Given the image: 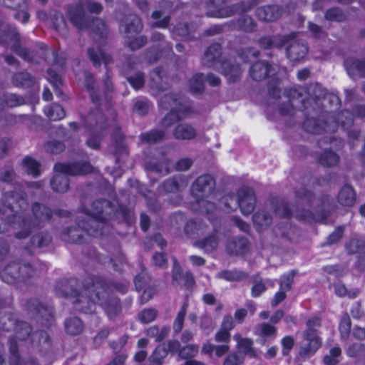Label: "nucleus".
Wrapping results in <instances>:
<instances>
[{"label":"nucleus","instance_id":"1","mask_svg":"<svg viewBox=\"0 0 365 365\" xmlns=\"http://www.w3.org/2000/svg\"><path fill=\"white\" fill-rule=\"evenodd\" d=\"M294 204L290 209L287 202L271 204L259 210L252 217L253 223L259 231L267 228L273 221V214L279 217L296 219L307 222H324L335 211L336 205L331 195L316 192L305 187L294 190Z\"/></svg>","mask_w":365,"mask_h":365},{"label":"nucleus","instance_id":"2","mask_svg":"<svg viewBox=\"0 0 365 365\" xmlns=\"http://www.w3.org/2000/svg\"><path fill=\"white\" fill-rule=\"evenodd\" d=\"M328 93L318 83L310 85L307 91L304 88L286 89L284 96L287 98L279 105V112L282 115L291 116L295 113V109L305 108L309 106L310 109L319 108L320 102Z\"/></svg>","mask_w":365,"mask_h":365},{"label":"nucleus","instance_id":"3","mask_svg":"<svg viewBox=\"0 0 365 365\" xmlns=\"http://www.w3.org/2000/svg\"><path fill=\"white\" fill-rule=\"evenodd\" d=\"M1 37L4 41H0V43H12L11 49L27 62L39 63L41 58L50 63H56L57 61L56 52L54 50L48 49L43 43L39 45L38 51L31 50L23 46L21 37L15 26L7 25L2 31Z\"/></svg>","mask_w":365,"mask_h":365},{"label":"nucleus","instance_id":"4","mask_svg":"<svg viewBox=\"0 0 365 365\" xmlns=\"http://www.w3.org/2000/svg\"><path fill=\"white\" fill-rule=\"evenodd\" d=\"M296 110L304 112L305 120L303 123V128L307 133L320 135L324 132L332 133L336 130L335 116L331 111H323L319 110L318 107L310 109L309 106L302 109H295Z\"/></svg>","mask_w":365,"mask_h":365},{"label":"nucleus","instance_id":"5","mask_svg":"<svg viewBox=\"0 0 365 365\" xmlns=\"http://www.w3.org/2000/svg\"><path fill=\"white\" fill-rule=\"evenodd\" d=\"M56 173L51 180V186L53 191L63 193L69 188L68 175H84L93 170V166L88 162L80 161L72 163H56L54 166Z\"/></svg>","mask_w":365,"mask_h":365},{"label":"nucleus","instance_id":"6","mask_svg":"<svg viewBox=\"0 0 365 365\" xmlns=\"http://www.w3.org/2000/svg\"><path fill=\"white\" fill-rule=\"evenodd\" d=\"M103 281L96 279L83 286V289L73 298L74 309L84 314L95 312L100 294L103 292Z\"/></svg>","mask_w":365,"mask_h":365},{"label":"nucleus","instance_id":"7","mask_svg":"<svg viewBox=\"0 0 365 365\" xmlns=\"http://www.w3.org/2000/svg\"><path fill=\"white\" fill-rule=\"evenodd\" d=\"M230 0H207L206 2L208 11L207 16L215 18L230 17L235 14H240L251 10L257 6L259 0H247L240 1L229 6L225 5Z\"/></svg>","mask_w":365,"mask_h":365},{"label":"nucleus","instance_id":"8","mask_svg":"<svg viewBox=\"0 0 365 365\" xmlns=\"http://www.w3.org/2000/svg\"><path fill=\"white\" fill-rule=\"evenodd\" d=\"M37 274L36 269L29 262H11L1 272V279L7 284L26 282Z\"/></svg>","mask_w":365,"mask_h":365},{"label":"nucleus","instance_id":"9","mask_svg":"<svg viewBox=\"0 0 365 365\" xmlns=\"http://www.w3.org/2000/svg\"><path fill=\"white\" fill-rule=\"evenodd\" d=\"M25 307L28 313L43 327H48L53 322L52 309L37 298L26 300Z\"/></svg>","mask_w":365,"mask_h":365},{"label":"nucleus","instance_id":"10","mask_svg":"<svg viewBox=\"0 0 365 365\" xmlns=\"http://www.w3.org/2000/svg\"><path fill=\"white\" fill-rule=\"evenodd\" d=\"M1 204L7 214V221L14 222L17 214L28 207L27 202L21 193L14 191L5 192L2 195Z\"/></svg>","mask_w":365,"mask_h":365},{"label":"nucleus","instance_id":"11","mask_svg":"<svg viewBox=\"0 0 365 365\" xmlns=\"http://www.w3.org/2000/svg\"><path fill=\"white\" fill-rule=\"evenodd\" d=\"M78 225L83 232L93 237H101L109 232V225L106 220L98 219L91 215L78 217Z\"/></svg>","mask_w":365,"mask_h":365},{"label":"nucleus","instance_id":"12","mask_svg":"<svg viewBox=\"0 0 365 365\" xmlns=\"http://www.w3.org/2000/svg\"><path fill=\"white\" fill-rule=\"evenodd\" d=\"M160 108L165 110L176 108L180 112H191L190 101L179 93H170L162 96L158 100Z\"/></svg>","mask_w":365,"mask_h":365},{"label":"nucleus","instance_id":"13","mask_svg":"<svg viewBox=\"0 0 365 365\" xmlns=\"http://www.w3.org/2000/svg\"><path fill=\"white\" fill-rule=\"evenodd\" d=\"M67 14L71 23L79 31L87 29L91 22V16H88L83 5L76 4L67 8Z\"/></svg>","mask_w":365,"mask_h":365},{"label":"nucleus","instance_id":"14","mask_svg":"<svg viewBox=\"0 0 365 365\" xmlns=\"http://www.w3.org/2000/svg\"><path fill=\"white\" fill-rule=\"evenodd\" d=\"M276 73L275 65L264 60L255 61L249 69V75L255 81H262L266 78H272Z\"/></svg>","mask_w":365,"mask_h":365},{"label":"nucleus","instance_id":"15","mask_svg":"<svg viewBox=\"0 0 365 365\" xmlns=\"http://www.w3.org/2000/svg\"><path fill=\"white\" fill-rule=\"evenodd\" d=\"M215 180L210 174H203L197 177L192 184V193L197 197L210 195L215 190Z\"/></svg>","mask_w":365,"mask_h":365},{"label":"nucleus","instance_id":"16","mask_svg":"<svg viewBox=\"0 0 365 365\" xmlns=\"http://www.w3.org/2000/svg\"><path fill=\"white\" fill-rule=\"evenodd\" d=\"M114 211V205L110 201L106 199H98L92 202L91 207L86 210V214L108 221Z\"/></svg>","mask_w":365,"mask_h":365},{"label":"nucleus","instance_id":"17","mask_svg":"<svg viewBox=\"0 0 365 365\" xmlns=\"http://www.w3.org/2000/svg\"><path fill=\"white\" fill-rule=\"evenodd\" d=\"M95 106V108L91 109L87 115L81 117L83 124L89 129L104 130L108 126L107 119L100 109L101 104Z\"/></svg>","mask_w":365,"mask_h":365},{"label":"nucleus","instance_id":"18","mask_svg":"<svg viewBox=\"0 0 365 365\" xmlns=\"http://www.w3.org/2000/svg\"><path fill=\"white\" fill-rule=\"evenodd\" d=\"M103 293L100 294L98 304L102 307L110 319L117 317L121 312L120 300L114 297L110 296L106 290L105 283L103 282Z\"/></svg>","mask_w":365,"mask_h":365},{"label":"nucleus","instance_id":"19","mask_svg":"<svg viewBox=\"0 0 365 365\" xmlns=\"http://www.w3.org/2000/svg\"><path fill=\"white\" fill-rule=\"evenodd\" d=\"M303 338L307 344L301 347L299 354L306 358L314 354L321 346L322 342L316 329H307L303 333Z\"/></svg>","mask_w":365,"mask_h":365},{"label":"nucleus","instance_id":"20","mask_svg":"<svg viewBox=\"0 0 365 365\" xmlns=\"http://www.w3.org/2000/svg\"><path fill=\"white\" fill-rule=\"evenodd\" d=\"M257 203L255 192L250 187H242L238 190V207L243 215L251 214Z\"/></svg>","mask_w":365,"mask_h":365},{"label":"nucleus","instance_id":"21","mask_svg":"<svg viewBox=\"0 0 365 365\" xmlns=\"http://www.w3.org/2000/svg\"><path fill=\"white\" fill-rule=\"evenodd\" d=\"M293 36L289 41L286 43V54L287 58L292 61H299L302 60L308 52L307 43L295 38V34L292 33Z\"/></svg>","mask_w":365,"mask_h":365},{"label":"nucleus","instance_id":"22","mask_svg":"<svg viewBox=\"0 0 365 365\" xmlns=\"http://www.w3.org/2000/svg\"><path fill=\"white\" fill-rule=\"evenodd\" d=\"M347 75L352 80L365 79V58L349 57L344 61Z\"/></svg>","mask_w":365,"mask_h":365},{"label":"nucleus","instance_id":"23","mask_svg":"<svg viewBox=\"0 0 365 365\" xmlns=\"http://www.w3.org/2000/svg\"><path fill=\"white\" fill-rule=\"evenodd\" d=\"M292 34L287 35H266L262 36L257 39V45L262 50H271L274 48H282L286 43H287Z\"/></svg>","mask_w":365,"mask_h":365},{"label":"nucleus","instance_id":"24","mask_svg":"<svg viewBox=\"0 0 365 365\" xmlns=\"http://www.w3.org/2000/svg\"><path fill=\"white\" fill-rule=\"evenodd\" d=\"M79 282L76 278L62 279L58 280L55 286V292L61 297L74 298L79 292L78 287Z\"/></svg>","mask_w":365,"mask_h":365},{"label":"nucleus","instance_id":"25","mask_svg":"<svg viewBox=\"0 0 365 365\" xmlns=\"http://www.w3.org/2000/svg\"><path fill=\"white\" fill-rule=\"evenodd\" d=\"M143 23L139 16L135 14H130L124 17L122 20L120 29L130 37L135 35L143 29Z\"/></svg>","mask_w":365,"mask_h":365},{"label":"nucleus","instance_id":"26","mask_svg":"<svg viewBox=\"0 0 365 365\" xmlns=\"http://www.w3.org/2000/svg\"><path fill=\"white\" fill-rule=\"evenodd\" d=\"M32 212L34 219L32 221L33 227H41L43 225L48 222L53 215L51 210L46 205L35 202L32 205Z\"/></svg>","mask_w":365,"mask_h":365},{"label":"nucleus","instance_id":"27","mask_svg":"<svg viewBox=\"0 0 365 365\" xmlns=\"http://www.w3.org/2000/svg\"><path fill=\"white\" fill-rule=\"evenodd\" d=\"M283 12L281 6L273 4L258 7L255 11L258 19L264 21H274L280 18Z\"/></svg>","mask_w":365,"mask_h":365},{"label":"nucleus","instance_id":"28","mask_svg":"<svg viewBox=\"0 0 365 365\" xmlns=\"http://www.w3.org/2000/svg\"><path fill=\"white\" fill-rule=\"evenodd\" d=\"M61 238L69 243L80 244L84 242V232L81 227H78V219L76 225L64 228L61 231Z\"/></svg>","mask_w":365,"mask_h":365},{"label":"nucleus","instance_id":"29","mask_svg":"<svg viewBox=\"0 0 365 365\" xmlns=\"http://www.w3.org/2000/svg\"><path fill=\"white\" fill-rule=\"evenodd\" d=\"M222 56V46L220 43H212L204 52L202 64L205 67L211 68L220 61Z\"/></svg>","mask_w":365,"mask_h":365},{"label":"nucleus","instance_id":"30","mask_svg":"<svg viewBox=\"0 0 365 365\" xmlns=\"http://www.w3.org/2000/svg\"><path fill=\"white\" fill-rule=\"evenodd\" d=\"M220 71L230 83L240 80L242 74V69L239 63L227 60L221 62Z\"/></svg>","mask_w":365,"mask_h":365},{"label":"nucleus","instance_id":"31","mask_svg":"<svg viewBox=\"0 0 365 365\" xmlns=\"http://www.w3.org/2000/svg\"><path fill=\"white\" fill-rule=\"evenodd\" d=\"M187 183L188 182L185 176L178 175L163 181L161 187L167 193H175L184 190L187 187Z\"/></svg>","mask_w":365,"mask_h":365},{"label":"nucleus","instance_id":"32","mask_svg":"<svg viewBox=\"0 0 365 365\" xmlns=\"http://www.w3.org/2000/svg\"><path fill=\"white\" fill-rule=\"evenodd\" d=\"M250 247V242L245 237H235L230 239L226 250L230 255H239L245 253Z\"/></svg>","mask_w":365,"mask_h":365},{"label":"nucleus","instance_id":"33","mask_svg":"<svg viewBox=\"0 0 365 365\" xmlns=\"http://www.w3.org/2000/svg\"><path fill=\"white\" fill-rule=\"evenodd\" d=\"M150 86L159 91L168 89V75L165 69L157 67L152 71L150 73Z\"/></svg>","mask_w":365,"mask_h":365},{"label":"nucleus","instance_id":"34","mask_svg":"<svg viewBox=\"0 0 365 365\" xmlns=\"http://www.w3.org/2000/svg\"><path fill=\"white\" fill-rule=\"evenodd\" d=\"M31 341L36 348L43 354H47L51 349V340L47 332L36 331L31 335Z\"/></svg>","mask_w":365,"mask_h":365},{"label":"nucleus","instance_id":"35","mask_svg":"<svg viewBox=\"0 0 365 365\" xmlns=\"http://www.w3.org/2000/svg\"><path fill=\"white\" fill-rule=\"evenodd\" d=\"M87 54L95 67H100L101 61L103 62L106 67L113 63L111 56L103 52L99 47L88 48L87 50Z\"/></svg>","mask_w":365,"mask_h":365},{"label":"nucleus","instance_id":"36","mask_svg":"<svg viewBox=\"0 0 365 365\" xmlns=\"http://www.w3.org/2000/svg\"><path fill=\"white\" fill-rule=\"evenodd\" d=\"M338 202L344 207H353L356 201V194L349 185H344L337 195Z\"/></svg>","mask_w":365,"mask_h":365},{"label":"nucleus","instance_id":"37","mask_svg":"<svg viewBox=\"0 0 365 365\" xmlns=\"http://www.w3.org/2000/svg\"><path fill=\"white\" fill-rule=\"evenodd\" d=\"M197 29V26L193 22H180L173 28L172 34L174 36H179L188 40H192L194 39V36L192 35Z\"/></svg>","mask_w":365,"mask_h":365},{"label":"nucleus","instance_id":"38","mask_svg":"<svg viewBox=\"0 0 365 365\" xmlns=\"http://www.w3.org/2000/svg\"><path fill=\"white\" fill-rule=\"evenodd\" d=\"M173 137L179 140H190L195 138L196 130L188 123H179L173 130Z\"/></svg>","mask_w":365,"mask_h":365},{"label":"nucleus","instance_id":"39","mask_svg":"<svg viewBox=\"0 0 365 365\" xmlns=\"http://www.w3.org/2000/svg\"><path fill=\"white\" fill-rule=\"evenodd\" d=\"M84 78V85L89 92L91 102L94 105L101 104V96L96 87V80L93 75L88 71H85Z\"/></svg>","mask_w":365,"mask_h":365},{"label":"nucleus","instance_id":"40","mask_svg":"<svg viewBox=\"0 0 365 365\" xmlns=\"http://www.w3.org/2000/svg\"><path fill=\"white\" fill-rule=\"evenodd\" d=\"M190 112H180L176 108L170 110L160 120V125L163 128H169L175 123L182 120Z\"/></svg>","mask_w":365,"mask_h":365},{"label":"nucleus","instance_id":"41","mask_svg":"<svg viewBox=\"0 0 365 365\" xmlns=\"http://www.w3.org/2000/svg\"><path fill=\"white\" fill-rule=\"evenodd\" d=\"M113 143L115 146V153L116 155V160H120V157L128 155V151L127 145L124 142V137L118 128H116L112 135Z\"/></svg>","mask_w":365,"mask_h":365},{"label":"nucleus","instance_id":"42","mask_svg":"<svg viewBox=\"0 0 365 365\" xmlns=\"http://www.w3.org/2000/svg\"><path fill=\"white\" fill-rule=\"evenodd\" d=\"M11 82L16 87L31 88L36 83V78L26 71H21L12 76Z\"/></svg>","mask_w":365,"mask_h":365},{"label":"nucleus","instance_id":"43","mask_svg":"<svg viewBox=\"0 0 365 365\" xmlns=\"http://www.w3.org/2000/svg\"><path fill=\"white\" fill-rule=\"evenodd\" d=\"M66 331L70 335H78L83 332L84 325L81 319L77 317H71L64 322Z\"/></svg>","mask_w":365,"mask_h":365},{"label":"nucleus","instance_id":"44","mask_svg":"<svg viewBox=\"0 0 365 365\" xmlns=\"http://www.w3.org/2000/svg\"><path fill=\"white\" fill-rule=\"evenodd\" d=\"M217 277L226 281L234 282H241L249 277V274L241 270H222L217 274Z\"/></svg>","mask_w":365,"mask_h":365},{"label":"nucleus","instance_id":"45","mask_svg":"<svg viewBox=\"0 0 365 365\" xmlns=\"http://www.w3.org/2000/svg\"><path fill=\"white\" fill-rule=\"evenodd\" d=\"M151 19L153 21L151 24L153 28H167L170 21V16L161 9L155 10L151 14Z\"/></svg>","mask_w":365,"mask_h":365},{"label":"nucleus","instance_id":"46","mask_svg":"<svg viewBox=\"0 0 365 365\" xmlns=\"http://www.w3.org/2000/svg\"><path fill=\"white\" fill-rule=\"evenodd\" d=\"M234 28L247 33H252L257 29V24L252 17L243 16L237 19Z\"/></svg>","mask_w":365,"mask_h":365},{"label":"nucleus","instance_id":"47","mask_svg":"<svg viewBox=\"0 0 365 365\" xmlns=\"http://www.w3.org/2000/svg\"><path fill=\"white\" fill-rule=\"evenodd\" d=\"M194 245L201 249H204L207 252H210L217 247L218 237L216 234H212L205 239L195 242Z\"/></svg>","mask_w":365,"mask_h":365},{"label":"nucleus","instance_id":"48","mask_svg":"<svg viewBox=\"0 0 365 365\" xmlns=\"http://www.w3.org/2000/svg\"><path fill=\"white\" fill-rule=\"evenodd\" d=\"M17 322L16 319L11 312L0 314V331L9 332L12 330Z\"/></svg>","mask_w":365,"mask_h":365},{"label":"nucleus","instance_id":"49","mask_svg":"<svg viewBox=\"0 0 365 365\" xmlns=\"http://www.w3.org/2000/svg\"><path fill=\"white\" fill-rule=\"evenodd\" d=\"M205 77L202 73L194 75L189 81L190 91L193 94H200L204 91Z\"/></svg>","mask_w":365,"mask_h":365},{"label":"nucleus","instance_id":"50","mask_svg":"<svg viewBox=\"0 0 365 365\" xmlns=\"http://www.w3.org/2000/svg\"><path fill=\"white\" fill-rule=\"evenodd\" d=\"M165 136V132L160 130H152L143 133L140 138L143 143L155 144L161 142Z\"/></svg>","mask_w":365,"mask_h":365},{"label":"nucleus","instance_id":"51","mask_svg":"<svg viewBox=\"0 0 365 365\" xmlns=\"http://www.w3.org/2000/svg\"><path fill=\"white\" fill-rule=\"evenodd\" d=\"M324 18L329 21L343 22L346 21L347 15L339 7H333L325 12Z\"/></svg>","mask_w":365,"mask_h":365},{"label":"nucleus","instance_id":"52","mask_svg":"<svg viewBox=\"0 0 365 365\" xmlns=\"http://www.w3.org/2000/svg\"><path fill=\"white\" fill-rule=\"evenodd\" d=\"M88 28L101 38H106L108 35V29L105 22L98 18L91 16V22Z\"/></svg>","mask_w":365,"mask_h":365},{"label":"nucleus","instance_id":"53","mask_svg":"<svg viewBox=\"0 0 365 365\" xmlns=\"http://www.w3.org/2000/svg\"><path fill=\"white\" fill-rule=\"evenodd\" d=\"M55 29L62 36H66L68 34L67 24L63 15L60 12H55L52 17Z\"/></svg>","mask_w":365,"mask_h":365},{"label":"nucleus","instance_id":"54","mask_svg":"<svg viewBox=\"0 0 365 365\" xmlns=\"http://www.w3.org/2000/svg\"><path fill=\"white\" fill-rule=\"evenodd\" d=\"M168 355L165 344L158 345L150 356V361L153 365H163V359Z\"/></svg>","mask_w":365,"mask_h":365},{"label":"nucleus","instance_id":"55","mask_svg":"<svg viewBox=\"0 0 365 365\" xmlns=\"http://www.w3.org/2000/svg\"><path fill=\"white\" fill-rule=\"evenodd\" d=\"M14 330L16 337L20 340L26 339L32 332L31 325L24 321H17Z\"/></svg>","mask_w":365,"mask_h":365},{"label":"nucleus","instance_id":"56","mask_svg":"<svg viewBox=\"0 0 365 365\" xmlns=\"http://www.w3.org/2000/svg\"><path fill=\"white\" fill-rule=\"evenodd\" d=\"M22 164L28 174L33 175L34 178L40 175V164L36 160L29 156H26L24 158Z\"/></svg>","mask_w":365,"mask_h":365},{"label":"nucleus","instance_id":"57","mask_svg":"<svg viewBox=\"0 0 365 365\" xmlns=\"http://www.w3.org/2000/svg\"><path fill=\"white\" fill-rule=\"evenodd\" d=\"M46 116L51 120L62 119L66 115V112L62 106L57 103H53L45 110Z\"/></svg>","mask_w":365,"mask_h":365},{"label":"nucleus","instance_id":"58","mask_svg":"<svg viewBox=\"0 0 365 365\" xmlns=\"http://www.w3.org/2000/svg\"><path fill=\"white\" fill-rule=\"evenodd\" d=\"M336 128L341 125L344 129H349L354 123L353 114L349 110L341 111L336 118Z\"/></svg>","mask_w":365,"mask_h":365},{"label":"nucleus","instance_id":"59","mask_svg":"<svg viewBox=\"0 0 365 365\" xmlns=\"http://www.w3.org/2000/svg\"><path fill=\"white\" fill-rule=\"evenodd\" d=\"M339 160L338 155L331 150H325L319 158L320 163L324 166H335Z\"/></svg>","mask_w":365,"mask_h":365},{"label":"nucleus","instance_id":"60","mask_svg":"<svg viewBox=\"0 0 365 365\" xmlns=\"http://www.w3.org/2000/svg\"><path fill=\"white\" fill-rule=\"evenodd\" d=\"M16 178V174L11 165H4L0 168V182L7 184L13 183Z\"/></svg>","mask_w":365,"mask_h":365},{"label":"nucleus","instance_id":"61","mask_svg":"<svg viewBox=\"0 0 365 365\" xmlns=\"http://www.w3.org/2000/svg\"><path fill=\"white\" fill-rule=\"evenodd\" d=\"M125 77L128 81L135 89H140L144 86L145 75L140 71L132 73L128 72Z\"/></svg>","mask_w":365,"mask_h":365},{"label":"nucleus","instance_id":"62","mask_svg":"<svg viewBox=\"0 0 365 365\" xmlns=\"http://www.w3.org/2000/svg\"><path fill=\"white\" fill-rule=\"evenodd\" d=\"M51 241V236L47 233L40 232L34 235L31 239V245L34 247H43L49 245Z\"/></svg>","mask_w":365,"mask_h":365},{"label":"nucleus","instance_id":"63","mask_svg":"<svg viewBox=\"0 0 365 365\" xmlns=\"http://www.w3.org/2000/svg\"><path fill=\"white\" fill-rule=\"evenodd\" d=\"M341 354V350L339 347H333L330 349L329 354L324 356L323 361L326 365H337Z\"/></svg>","mask_w":365,"mask_h":365},{"label":"nucleus","instance_id":"64","mask_svg":"<svg viewBox=\"0 0 365 365\" xmlns=\"http://www.w3.org/2000/svg\"><path fill=\"white\" fill-rule=\"evenodd\" d=\"M346 354L351 358H360L365 356V344L354 343L346 350Z\"/></svg>","mask_w":365,"mask_h":365}]
</instances>
